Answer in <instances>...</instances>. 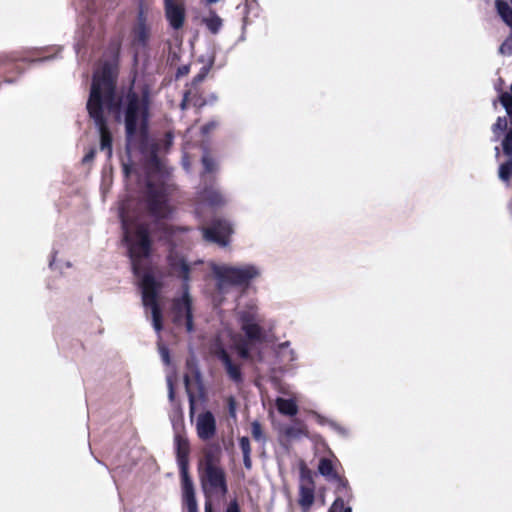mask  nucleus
<instances>
[{"mask_svg":"<svg viewBox=\"0 0 512 512\" xmlns=\"http://www.w3.org/2000/svg\"><path fill=\"white\" fill-rule=\"evenodd\" d=\"M122 104L126 106L127 151L131 150L135 141L140 142L142 149L146 150V104L134 93H129L124 101L120 99L114 91L113 69L105 64L101 71L94 75L87 109L99 132L100 149L106 150L108 157L112 155V136L104 112L107 111L116 120H120Z\"/></svg>","mask_w":512,"mask_h":512,"instance_id":"f257e3e1","label":"nucleus"},{"mask_svg":"<svg viewBox=\"0 0 512 512\" xmlns=\"http://www.w3.org/2000/svg\"><path fill=\"white\" fill-rule=\"evenodd\" d=\"M124 239L127 243L134 273L139 277L142 288V302L146 312L150 311L152 325L157 332L162 329V311L159 303V284L154 277L143 270L142 260L150 253V239L147 227L138 219L135 201H123L118 208Z\"/></svg>","mask_w":512,"mask_h":512,"instance_id":"f03ea898","label":"nucleus"},{"mask_svg":"<svg viewBox=\"0 0 512 512\" xmlns=\"http://www.w3.org/2000/svg\"><path fill=\"white\" fill-rule=\"evenodd\" d=\"M160 150L158 144H153L147 162L145 164L146 190L145 199L149 212L157 218H167L173 208L169 203V186L166 184L168 173L157 158L156 153Z\"/></svg>","mask_w":512,"mask_h":512,"instance_id":"7ed1b4c3","label":"nucleus"},{"mask_svg":"<svg viewBox=\"0 0 512 512\" xmlns=\"http://www.w3.org/2000/svg\"><path fill=\"white\" fill-rule=\"evenodd\" d=\"M235 314L245 334V338L239 334L232 333L230 330L227 331V335L230 337L231 346L237 351L239 356L249 359L251 344L266 342L268 341V336L261 326L262 318L254 304L238 306Z\"/></svg>","mask_w":512,"mask_h":512,"instance_id":"20e7f679","label":"nucleus"},{"mask_svg":"<svg viewBox=\"0 0 512 512\" xmlns=\"http://www.w3.org/2000/svg\"><path fill=\"white\" fill-rule=\"evenodd\" d=\"M168 259L173 271L185 282L181 297L176 298L173 302L172 321L177 327H183L188 333H191L195 328L193 323L192 298L188 292L187 282L192 267L177 253L171 252Z\"/></svg>","mask_w":512,"mask_h":512,"instance_id":"39448f33","label":"nucleus"},{"mask_svg":"<svg viewBox=\"0 0 512 512\" xmlns=\"http://www.w3.org/2000/svg\"><path fill=\"white\" fill-rule=\"evenodd\" d=\"M220 450L209 447L204 451L200 462L199 473L203 492L206 498L222 497L227 493L226 476L219 465Z\"/></svg>","mask_w":512,"mask_h":512,"instance_id":"423d86ee","label":"nucleus"},{"mask_svg":"<svg viewBox=\"0 0 512 512\" xmlns=\"http://www.w3.org/2000/svg\"><path fill=\"white\" fill-rule=\"evenodd\" d=\"M212 271L217 278V288L220 293H226L230 286L246 284L259 275L258 269L253 265L229 266L225 264H211Z\"/></svg>","mask_w":512,"mask_h":512,"instance_id":"0eeeda50","label":"nucleus"},{"mask_svg":"<svg viewBox=\"0 0 512 512\" xmlns=\"http://www.w3.org/2000/svg\"><path fill=\"white\" fill-rule=\"evenodd\" d=\"M315 500V483L312 471L305 463L300 464L299 500L303 512H308Z\"/></svg>","mask_w":512,"mask_h":512,"instance_id":"6e6552de","label":"nucleus"},{"mask_svg":"<svg viewBox=\"0 0 512 512\" xmlns=\"http://www.w3.org/2000/svg\"><path fill=\"white\" fill-rule=\"evenodd\" d=\"M202 232L204 239L207 241L226 246L228 244V236L233 232V229L228 222L217 220L211 227L203 228Z\"/></svg>","mask_w":512,"mask_h":512,"instance_id":"1a4fd4ad","label":"nucleus"},{"mask_svg":"<svg viewBox=\"0 0 512 512\" xmlns=\"http://www.w3.org/2000/svg\"><path fill=\"white\" fill-rule=\"evenodd\" d=\"M196 432L201 440L212 439L216 434V419L212 412L203 411L196 417Z\"/></svg>","mask_w":512,"mask_h":512,"instance_id":"9d476101","label":"nucleus"},{"mask_svg":"<svg viewBox=\"0 0 512 512\" xmlns=\"http://www.w3.org/2000/svg\"><path fill=\"white\" fill-rule=\"evenodd\" d=\"M165 15L171 27L179 29L185 20V8L182 0H164Z\"/></svg>","mask_w":512,"mask_h":512,"instance_id":"9b49d317","label":"nucleus"},{"mask_svg":"<svg viewBox=\"0 0 512 512\" xmlns=\"http://www.w3.org/2000/svg\"><path fill=\"white\" fill-rule=\"evenodd\" d=\"M182 490L183 501L187 512H198L193 482L184 467L182 468Z\"/></svg>","mask_w":512,"mask_h":512,"instance_id":"f8f14e48","label":"nucleus"},{"mask_svg":"<svg viewBox=\"0 0 512 512\" xmlns=\"http://www.w3.org/2000/svg\"><path fill=\"white\" fill-rule=\"evenodd\" d=\"M213 353L221 360L223 363L227 374L230 379L235 382L241 381V372L237 365L233 364L227 351L220 343H216L213 348Z\"/></svg>","mask_w":512,"mask_h":512,"instance_id":"ddd939ff","label":"nucleus"},{"mask_svg":"<svg viewBox=\"0 0 512 512\" xmlns=\"http://www.w3.org/2000/svg\"><path fill=\"white\" fill-rule=\"evenodd\" d=\"M318 470L323 476L336 480L338 486L342 487V489L346 491V496L348 498L352 497V492L348 486V482L339 477V475L334 471L332 462L329 459L322 458L319 462Z\"/></svg>","mask_w":512,"mask_h":512,"instance_id":"4468645a","label":"nucleus"},{"mask_svg":"<svg viewBox=\"0 0 512 512\" xmlns=\"http://www.w3.org/2000/svg\"><path fill=\"white\" fill-rule=\"evenodd\" d=\"M201 205H205L206 203L211 206H219L224 203V199L220 192L215 188H207L200 195Z\"/></svg>","mask_w":512,"mask_h":512,"instance_id":"2eb2a0df","label":"nucleus"},{"mask_svg":"<svg viewBox=\"0 0 512 512\" xmlns=\"http://www.w3.org/2000/svg\"><path fill=\"white\" fill-rule=\"evenodd\" d=\"M336 493L338 494L337 498L331 505L328 512H352L351 507H345V500L350 501L352 499L346 496V491L342 489V487L337 486Z\"/></svg>","mask_w":512,"mask_h":512,"instance_id":"dca6fc26","label":"nucleus"},{"mask_svg":"<svg viewBox=\"0 0 512 512\" xmlns=\"http://www.w3.org/2000/svg\"><path fill=\"white\" fill-rule=\"evenodd\" d=\"M278 411L283 415L294 416L298 413V406L292 399L277 398L275 401Z\"/></svg>","mask_w":512,"mask_h":512,"instance_id":"f3484780","label":"nucleus"},{"mask_svg":"<svg viewBox=\"0 0 512 512\" xmlns=\"http://www.w3.org/2000/svg\"><path fill=\"white\" fill-rule=\"evenodd\" d=\"M149 35L150 30L140 17L139 22L133 32V43L136 45H144L149 38Z\"/></svg>","mask_w":512,"mask_h":512,"instance_id":"a211bd4d","label":"nucleus"},{"mask_svg":"<svg viewBox=\"0 0 512 512\" xmlns=\"http://www.w3.org/2000/svg\"><path fill=\"white\" fill-rule=\"evenodd\" d=\"M277 356L281 361L290 363L296 360L295 352L290 348V342L286 341L278 345L276 350Z\"/></svg>","mask_w":512,"mask_h":512,"instance_id":"6ab92c4d","label":"nucleus"},{"mask_svg":"<svg viewBox=\"0 0 512 512\" xmlns=\"http://www.w3.org/2000/svg\"><path fill=\"white\" fill-rule=\"evenodd\" d=\"M495 4L504 22L512 27V4L503 0H496Z\"/></svg>","mask_w":512,"mask_h":512,"instance_id":"aec40b11","label":"nucleus"},{"mask_svg":"<svg viewBox=\"0 0 512 512\" xmlns=\"http://www.w3.org/2000/svg\"><path fill=\"white\" fill-rule=\"evenodd\" d=\"M204 23L213 34L218 33L222 27V19L216 14H212L205 18Z\"/></svg>","mask_w":512,"mask_h":512,"instance_id":"412c9836","label":"nucleus"},{"mask_svg":"<svg viewBox=\"0 0 512 512\" xmlns=\"http://www.w3.org/2000/svg\"><path fill=\"white\" fill-rule=\"evenodd\" d=\"M500 102L505 108L508 116L512 122V84L510 87V92H503L500 96Z\"/></svg>","mask_w":512,"mask_h":512,"instance_id":"4be33fe9","label":"nucleus"},{"mask_svg":"<svg viewBox=\"0 0 512 512\" xmlns=\"http://www.w3.org/2000/svg\"><path fill=\"white\" fill-rule=\"evenodd\" d=\"M184 383H185V389H186L187 395L189 397V402H190V415L192 416L194 414V409H195V396H194V392H193V384L190 381L188 376H185Z\"/></svg>","mask_w":512,"mask_h":512,"instance_id":"5701e85b","label":"nucleus"},{"mask_svg":"<svg viewBox=\"0 0 512 512\" xmlns=\"http://www.w3.org/2000/svg\"><path fill=\"white\" fill-rule=\"evenodd\" d=\"M512 174V160L502 164L499 168V178L503 181H508Z\"/></svg>","mask_w":512,"mask_h":512,"instance_id":"b1692460","label":"nucleus"},{"mask_svg":"<svg viewBox=\"0 0 512 512\" xmlns=\"http://www.w3.org/2000/svg\"><path fill=\"white\" fill-rule=\"evenodd\" d=\"M286 436L290 438L299 437L302 434H305L304 428L300 423H297L295 426H290L285 429Z\"/></svg>","mask_w":512,"mask_h":512,"instance_id":"393cba45","label":"nucleus"},{"mask_svg":"<svg viewBox=\"0 0 512 512\" xmlns=\"http://www.w3.org/2000/svg\"><path fill=\"white\" fill-rule=\"evenodd\" d=\"M177 453L179 459H183L188 454V442L185 439L177 437Z\"/></svg>","mask_w":512,"mask_h":512,"instance_id":"a878e982","label":"nucleus"},{"mask_svg":"<svg viewBox=\"0 0 512 512\" xmlns=\"http://www.w3.org/2000/svg\"><path fill=\"white\" fill-rule=\"evenodd\" d=\"M507 128V120L505 117H499L493 125L492 130L496 136H499Z\"/></svg>","mask_w":512,"mask_h":512,"instance_id":"bb28decb","label":"nucleus"},{"mask_svg":"<svg viewBox=\"0 0 512 512\" xmlns=\"http://www.w3.org/2000/svg\"><path fill=\"white\" fill-rule=\"evenodd\" d=\"M251 435L257 441H264L265 437L260 423L253 422L251 425Z\"/></svg>","mask_w":512,"mask_h":512,"instance_id":"cd10ccee","label":"nucleus"},{"mask_svg":"<svg viewBox=\"0 0 512 512\" xmlns=\"http://www.w3.org/2000/svg\"><path fill=\"white\" fill-rule=\"evenodd\" d=\"M24 69V62L21 61V62H8L6 64L3 65V68L2 70L4 71H7V70H15L18 74H20L22 72V70Z\"/></svg>","mask_w":512,"mask_h":512,"instance_id":"c85d7f7f","label":"nucleus"},{"mask_svg":"<svg viewBox=\"0 0 512 512\" xmlns=\"http://www.w3.org/2000/svg\"><path fill=\"white\" fill-rule=\"evenodd\" d=\"M503 150L507 155H512V131L507 134L503 141Z\"/></svg>","mask_w":512,"mask_h":512,"instance_id":"c756f323","label":"nucleus"},{"mask_svg":"<svg viewBox=\"0 0 512 512\" xmlns=\"http://www.w3.org/2000/svg\"><path fill=\"white\" fill-rule=\"evenodd\" d=\"M500 53L511 55L512 54V36L507 38L499 48Z\"/></svg>","mask_w":512,"mask_h":512,"instance_id":"7c9ffc66","label":"nucleus"},{"mask_svg":"<svg viewBox=\"0 0 512 512\" xmlns=\"http://www.w3.org/2000/svg\"><path fill=\"white\" fill-rule=\"evenodd\" d=\"M202 163L207 172H212L215 169V162L209 155H204Z\"/></svg>","mask_w":512,"mask_h":512,"instance_id":"2f4dec72","label":"nucleus"},{"mask_svg":"<svg viewBox=\"0 0 512 512\" xmlns=\"http://www.w3.org/2000/svg\"><path fill=\"white\" fill-rule=\"evenodd\" d=\"M158 349H159V353L161 355V358L163 360V362L165 364H169L170 363V357H169V350L166 346H164L163 344L159 343L158 344Z\"/></svg>","mask_w":512,"mask_h":512,"instance_id":"473e14b6","label":"nucleus"},{"mask_svg":"<svg viewBox=\"0 0 512 512\" xmlns=\"http://www.w3.org/2000/svg\"><path fill=\"white\" fill-rule=\"evenodd\" d=\"M239 445L243 454L251 453L250 441L247 437L240 438Z\"/></svg>","mask_w":512,"mask_h":512,"instance_id":"72a5a7b5","label":"nucleus"},{"mask_svg":"<svg viewBox=\"0 0 512 512\" xmlns=\"http://www.w3.org/2000/svg\"><path fill=\"white\" fill-rule=\"evenodd\" d=\"M49 266L53 270L62 271V269H63V265H60L59 261L56 259L55 254L52 256L51 260L49 261ZM64 266L68 268L70 265H69V263H65Z\"/></svg>","mask_w":512,"mask_h":512,"instance_id":"f704fd0d","label":"nucleus"},{"mask_svg":"<svg viewBox=\"0 0 512 512\" xmlns=\"http://www.w3.org/2000/svg\"><path fill=\"white\" fill-rule=\"evenodd\" d=\"M228 408H229V413L232 417H235L236 415V403H235V400L233 398H229L228 399Z\"/></svg>","mask_w":512,"mask_h":512,"instance_id":"c9c22d12","label":"nucleus"},{"mask_svg":"<svg viewBox=\"0 0 512 512\" xmlns=\"http://www.w3.org/2000/svg\"><path fill=\"white\" fill-rule=\"evenodd\" d=\"M187 366L189 367L191 373H196L195 381H196V384H198V380H199L198 377L199 376H198V373H197L196 368H195L194 360L193 359H188L187 360Z\"/></svg>","mask_w":512,"mask_h":512,"instance_id":"e433bc0d","label":"nucleus"},{"mask_svg":"<svg viewBox=\"0 0 512 512\" xmlns=\"http://www.w3.org/2000/svg\"><path fill=\"white\" fill-rule=\"evenodd\" d=\"M94 156H95V150L92 149L83 157V162L84 163L91 162L94 159Z\"/></svg>","mask_w":512,"mask_h":512,"instance_id":"4c0bfd02","label":"nucleus"},{"mask_svg":"<svg viewBox=\"0 0 512 512\" xmlns=\"http://www.w3.org/2000/svg\"><path fill=\"white\" fill-rule=\"evenodd\" d=\"M167 382H168V388H169V398H170V400H173V398H174V388H173L172 378L168 377L167 378Z\"/></svg>","mask_w":512,"mask_h":512,"instance_id":"58836bf2","label":"nucleus"},{"mask_svg":"<svg viewBox=\"0 0 512 512\" xmlns=\"http://www.w3.org/2000/svg\"><path fill=\"white\" fill-rule=\"evenodd\" d=\"M243 460H244V466L247 469H250L252 467V461H251L250 454H243Z\"/></svg>","mask_w":512,"mask_h":512,"instance_id":"ea45409f","label":"nucleus"},{"mask_svg":"<svg viewBox=\"0 0 512 512\" xmlns=\"http://www.w3.org/2000/svg\"><path fill=\"white\" fill-rule=\"evenodd\" d=\"M172 135L170 133L166 134L165 140H164V149H168L170 145L172 144Z\"/></svg>","mask_w":512,"mask_h":512,"instance_id":"a19ab883","label":"nucleus"},{"mask_svg":"<svg viewBox=\"0 0 512 512\" xmlns=\"http://www.w3.org/2000/svg\"><path fill=\"white\" fill-rule=\"evenodd\" d=\"M216 127V123L215 122H211L205 126H203L202 130L204 133H207L209 131H211L212 129H214Z\"/></svg>","mask_w":512,"mask_h":512,"instance_id":"79ce46f5","label":"nucleus"},{"mask_svg":"<svg viewBox=\"0 0 512 512\" xmlns=\"http://www.w3.org/2000/svg\"><path fill=\"white\" fill-rule=\"evenodd\" d=\"M205 512H212L211 498H206V501H205Z\"/></svg>","mask_w":512,"mask_h":512,"instance_id":"37998d69","label":"nucleus"},{"mask_svg":"<svg viewBox=\"0 0 512 512\" xmlns=\"http://www.w3.org/2000/svg\"><path fill=\"white\" fill-rule=\"evenodd\" d=\"M123 171H124L125 175L128 176L132 171V165L123 163Z\"/></svg>","mask_w":512,"mask_h":512,"instance_id":"c03bdc74","label":"nucleus"},{"mask_svg":"<svg viewBox=\"0 0 512 512\" xmlns=\"http://www.w3.org/2000/svg\"><path fill=\"white\" fill-rule=\"evenodd\" d=\"M227 512H239L237 504L231 503L227 508Z\"/></svg>","mask_w":512,"mask_h":512,"instance_id":"a18cd8bd","label":"nucleus"},{"mask_svg":"<svg viewBox=\"0 0 512 512\" xmlns=\"http://www.w3.org/2000/svg\"><path fill=\"white\" fill-rule=\"evenodd\" d=\"M165 233H167L168 235L172 234V228H169V227H165Z\"/></svg>","mask_w":512,"mask_h":512,"instance_id":"49530a36","label":"nucleus"},{"mask_svg":"<svg viewBox=\"0 0 512 512\" xmlns=\"http://www.w3.org/2000/svg\"><path fill=\"white\" fill-rule=\"evenodd\" d=\"M5 81L11 83V82H13V79L10 77H6Z\"/></svg>","mask_w":512,"mask_h":512,"instance_id":"de8ad7c7","label":"nucleus"},{"mask_svg":"<svg viewBox=\"0 0 512 512\" xmlns=\"http://www.w3.org/2000/svg\"><path fill=\"white\" fill-rule=\"evenodd\" d=\"M495 150H496V154L498 155L499 154V148L496 147Z\"/></svg>","mask_w":512,"mask_h":512,"instance_id":"09e8293b","label":"nucleus"},{"mask_svg":"<svg viewBox=\"0 0 512 512\" xmlns=\"http://www.w3.org/2000/svg\"><path fill=\"white\" fill-rule=\"evenodd\" d=\"M38 59H39V58H36V57L34 56L33 61L35 62V61H37Z\"/></svg>","mask_w":512,"mask_h":512,"instance_id":"8fccbe9b","label":"nucleus"},{"mask_svg":"<svg viewBox=\"0 0 512 512\" xmlns=\"http://www.w3.org/2000/svg\"><path fill=\"white\" fill-rule=\"evenodd\" d=\"M511 4H512V0H511Z\"/></svg>","mask_w":512,"mask_h":512,"instance_id":"3c124183","label":"nucleus"}]
</instances>
